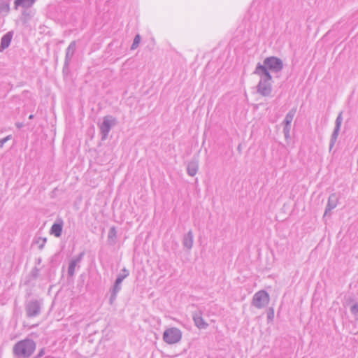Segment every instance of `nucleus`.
<instances>
[{
	"instance_id": "f3484780",
	"label": "nucleus",
	"mask_w": 358,
	"mask_h": 358,
	"mask_svg": "<svg viewBox=\"0 0 358 358\" xmlns=\"http://www.w3.org/2000/svg\"><path fill=\"white\" fill-rule=\"evenodd\" d=\"M34 3L35 0H15V9H17V8L20 6L29 8L31 7Z\"/></svg>"
},
{
	"instance_id": "7ed1b4c3",
	"label": "nucleus",
	"mask_w": 358,
	"mask_h": 358,
	"mask_svg": "<svg viewBox=\"0 0 358 358\" xmlns=\"http://www.w3.org/2000/svg\"><path fill=\"white\" fill-rule=\"evenodd\" d=\"M262 66L266 68V71L275 73L281 71L283 68L282 61L276 57H268L264 59Z\"/></svg>"
},
{
	"instance_id": "ddd939ff",
	"label": "nucleus",
	"mask_w": 358,
	"mask_h": 358,
	"mask_svg": "<svg viewBox=\"0 0 358 358\" xmlns=\"http://www.w3.org/2000/svg\"><path fill=\"white\" fill-rule=\"evenodd\" d=\"M199 169V162L196 159H192L187 164V171L189 176H194Z\"/></svg>"
},
{
	"instance_id": "4be33fe9",
	"label": "nucleus",
	"mask_w": 358,
	"mask_h": 358,
	"mask_svg": "<svg viewBox=\"0 0 358 358\" xmlns=\"http://www.w3.org/2000/svg\"><path fill=\"white\" fill-rule=\"evenodd\" d=\"M141 41V36L139 34L136 35V36L134 38L133 43L131 46V50H135L138 48L139 45Z\"/></svg>"
},
{
	"instance_id": "f8f14e48",
	"label": "nucleus",
	"mask_w": 358,
	"mask_h": 358,
	"mask_svg": "<svg viewBox=\"0 0 358 358\" xmlns=\"http://www.w3.org/2000/svg\"><path fill=\"white\" fill-rule=\"evenodd\" d=\"M13 38V32L8 31L1 39L0 51L2 52L6 49L10 44Z\"/></svg>"
},
{
	"instance_id": "393cba45",
	"label": "nucleus",
	"mask_w": 358,
	"mask_h": 358,
	"mask_svg": "<svg viewBox=\"0 0 358 358\" xmlns=\"http://www.w3.org/2000/svg\"><path fill=\"white\" fill-rule=\"evenodd\" d=\"M350 311L352 315H354L355 317L358 316V303H355L351 308Z\"/></svg>"
},
{
	"instance_id": "72a5a7b5",
	"label": "nucleus",
	"mask_w": 358,
	"mask_h": 358,
	"mask_svg": "<svg viewBox=\"0 0 358 358\" xmlns=\"http://www.w3.org/2000/svg\"><path fill=\"white\" fill-rule=\"evenodd\" d=\"M34 118V115H30L29 117V119H33Z\"/></svg>"
},
{
	"instance_id": "9d476101",
	"label": "nucleus",
	"mask_w": 358,
	"mask_h": 358,
	"mask_svg": "<svg viewBox=\"0 0 358 358\" xmlns=\"http://www.w3.org/2000/svg\"><path fill=\"white\" fill-rule=\"evenodd\" d=\"M84 256V252H81L78 257H73L71 259L68 268V275L71 277L74 275L76 267L82 260Z\"/></svg>"
},
{
	"instance_id": "a211bd4d",
	"label": "nucleus",
	"mask_w": 358,
	"mask_h": 358,
	"mask_svg": "<svg viewBox=\"0 0 358 358\" xmlns=\"http://www.w3.org/2000/svg\"><path fill=\"white\" fill-rule=\"evenodd\" d=\"M62 222H61L60 223L55 222L51 227L50 233L53 234L55 236L59 238L62 235Z\"/></svg>"
},
{
	"instance_id": "7c9ffc66",
	"label": "nucleus",
	"mask_w": 358,
	"mask_h": 358,
	"mask_svg": "<svg viewBox=\"0 0 358 358\" xmlns=\"http://www.w3.org/2000/svg\"><path fill=\"white\" fill-rule=\"evenodd\" d=\"M42 243H41L39 245V249L41 250L44 247L45 243H46V238H41Z\"/></svg>"
},
{
	"instance_id": "0eeeda50",
	"label": "nucleus",
	"mask_w": 358,
	"mask_h": 358,
	"mask_svg": "<svg viewBox=\"0 0 358 358\" xmlns=\"http://www.w3.org/2000/svg\"><path fill=\"white\" fill-rule=\"evenodd\" d=\"M269 295L264 290H260L255 294L252 299V305L260 309L265 307L269 303Z\"/></svg>"
},
{
	"instance_id": "aec40b11",
	"label": "nucleus",
	"mask_w": 358,
	"mask_h": 358,
	"mask_svg": "<svg viewBox=\"0 0 358 358\" xmlns=\"http://www.w3.org/2000/svg\"><path fill=\"white\" fill-rule=\"evenodd\" d=\"M9 10V3L3 0H0V13L7 14Z\"/></svg>"
},
{
	"instance_id": "b1692460",
	"label": "nucleus",
	"mask_w": 358,
	"mask_h": 358,
	"mask_svg": "<svg viewBox=\"0 0 358 358\" xmlns=\"http://www.w3.org/2000/svg\"><path fill=\"white\" fill-rule=\"evenodd\" d=\"M39 271L40 270L37 267L35 266L34 268H33V269L31 271V275L34 279H36L38 277Z\"/></svg>"
},
{
	"instance_id": "5701e85b",
	"label": "nucleus",
	"mask_w": 358,
	"mask_h": 358,
	"mask_svg": "<svg viewBox=\"0 0 358 358\" xmlns=\"http://www.w3.org/2000/svg\"><path fill=\"white\" fill-rule=\"evenodd\" d=\"M121 283L120 282H118L115 280V284L113 285V287L110 289V292H115L118 293L121 289Z\"/></svg>"
},
{
	"instance_id": "a878e982",
	"label": "nucleus",
	"mask_w": 358,
	"mask_h": 358,
	"mask_svg": "<svg viewBox=\"0 0 358 358\" xmlns=\"http://www.w3.org/2000/svg\"><path fill=\"white\" fill-rule=\"evenodd\" d=\"M283 132H284V135H285V138H289L290 125L288 126V125H285V127H284V129H283Z\"/></svg>"
},
{
	"instance_id": "412c9836",
	"label": "nucleus",
	"mask_w": 358,
	"mask_h": 358,
	"mask_svg": "<svg viewBox=\"0 0 358 358\" xmlns=\"http://www.w3.org/2000/svg\"><path fill=\"white\" fill-rule=\"evenodd\" d=\"M129 275V271L127 268H124L121 270L120 273L117 275L115 280L122 282L124 278Z\"/></svg>"
},
{
	"instance_id": "473e14b6",
	"label": "nucleus",
	"mask_w": 358,
	"mask_h": 358,
	"mask_svg": "<svg viewBox=\"0 0 358 358\" xmlns=\"http://www.w3.org/2000/svg\"><path fill=\"white\" fill-rule=\"evenodd\" d=\"M41 262V258H38V259H36V263L37 264H40Z\"/></svg>"
},
{
	"instance_id": "423d86ee",
	"label": "nucleus",
	"mask_w": 358,
	"mask_h": 358,
	"mask_svg": "<svg viewBox=\"0 0 358 358\" xmlns=\"http://www.w3.org/2000/svg\"><path fill=\"white\" fill-rule=\"evenodd\" d=\"M115 124L116 119L113 116L108 115L103 117V122L99 126L102 140L107 138L111 128Z\"/></svg>"
},
{
	"instance_id": "f704fd0d",
	"label": "nucleus",
	"mask_w": 358,
	"mask_h": 358,
	"mask_svg": "<svg viewBox=\"0 0 358 358\" xmlns=\"http://www.w3.org/2000/svg\"><path fill=\"white\" fill-rule=\"evenodd\" d=\"M357 164H358V159H357Z\"/></svg>"
},
{
	"instance_id": "2f4dec72",
	"label": "nucleus",
	"mask_w": 358,
	"mask_h": 358,
	"mask_svg": "<svg viewBox=\"0 0 358 358\" xmlns=\"http://www.w3.org/2000/svg\"><path fill=\"white\" fill-rule=\"evenodd\" d=\"M16 127L19 129L22 128L23 127V124L22 123H20V122H17L16 123Z\"/></svg>"
},
{
	"instance_id": "f257e3e1",
	"label": "nucleus",
	"mask_w": 358,
	"mask_h": 358,
	"mask_svg": "<svg viewBox=\"0 0 358 358\" xmlns=\"http://www.w3.org/2000/svg\"><path fill=\"white\" fill-rule=\"evenodd\" d=\"M254 73L260 76V80L257 86V92L264 96H269L272 92V77L270 73L262 66L260 63L257 64Z\"/></svg>"
},
{
	"instance_id": "39448f33",
	"label": "nucleus",
	"mask_w": 358,
	"mask_h": 358,
	"mask_svg": "<svg viewBox=\"0 0 358 358\" xmlns=\"http://www.w3.org/2000/svg\"><path fill=\"white\" fill-rule=\"evenodd\" d=\"M42 302L41 301L33 299L25 304L26 315L28 317H35L38 316L41 312Z\"/></svg>"
},
{
	"instance_id": "6e6552de",
	"label": "nucleus",
	"mask_w": 358,
	"mask_h": 358,
	"mask_svg": "<svg viewBox=\"0 0 358 358\" xmlns=\"http://www.w3.org/2000/svg\"><path fill=\"white\" fill-rule=\"evenodd\" d=\"M76 50V41H72L69 45L68 48L66 50L65 59L64 64L63 66V73L65 74H68L69 71V65L73 58V56Z\"/></svg>"
},
{
	"instance_id": "1a4fd4ad",
	"label": "nucleus",
	"mask_w": 358,
	"mask_h": 358,
	"mask_svg": "<svg viewBox=\"0 0 358 358\" xmlns=\"http://www.w3.org/2000/svg\"><path fill=\"white\" fill-rule=\"evenodd\" d=\"M343 112H340L338 115L337 116L336 121H335V128L334 129V131L331 136L330 143H329V150L331 151V149L334 148L336 141H337L341 126L343 122Z\"/></svg>"
},
{
	"instance_id": "4468645a",
	"label": "nucleus",
	"mask_w": 358,
	"mask_h": 358,
	"mask_svg": "<svg viewBox=\"0 0 358 358\" xmlns=\"http://www.w3.org/2000/svg\"><path fill=\"white\" fill-rule=\"evenodd\" d=\"M193 233L190 230L184 236L182 241L183 246L188 250L191 249L193 246Z\"/></svg>"
},
{
	"instance_id": "9b49d317",
	"label": "nucleus",
	"mask_w": 358,
	"mask_h": 358,
	"mask_svg": "<svg viewBox=\"0 0 358 358\" xmlns=\"http://www.w3.org/2000/svg\"><path fill=\"white\" fill-rule=\"evenodd\" d=\"M338 203V197L336 194H331L328 199L327 205L324 211V216L327 215L331 210L334 209Z\"/></svg>"
},
{
	"instance_id": "bb28decb",
	"label": "nucleus",
	"mask_w": 358,
	"mask_h": 358,
	"mask_svg": "<svg viewBox=\"0 0 358 358\" xmlns=\"http://www.w3.org/2000/svg\"><path fill=\"white\" fill-rule=\"evenodd\" d=\"M12 138V136L11 135H8L6 137L2 138V139H0V148H2L4 145V144L9 140H10Z\"/></svg>"
},
{
	"instance_id": "dca6fc26",
	"label": "nucleus",
	"mask_w": 358,
	"mask_h": 358,
	"mask_svg": "<svg viewBox=\"0 0 358 358\" xmlns=\"http://www.w3.org/2000/svg\"><path fill=\"white\" fill-rule=\"evenodd\" d=\"M108 243L110 245H114L117 242V230L115 227L110 228L108 234Z\"/></svg>"
},
{
	"instance_id": "20e7f679",
	"label": "nucleus",
	"mask_w": 358,
	"mask_h": 358,
	"mask_svg": "<svg viewBox=\"0 0 358 358\" xmlns=\"http://www.w3.org/2000/svg\"><path fill=\"white\" fill-rule=\"evenodd\" d=\"M182 338L181 331L176 327L167 329L163 334L164 342L168 344H175L178 343Z\"/></svg>"
},
{
	"instance_id": "f03ea898",
	"label": "nucleus",
	"mask_w": 358,
	"mask_h": 358,
	"mask_svg": "<svg viewBox=\"0 0 358 358\" xmlns=\"http://www.w3.org/2000/svg\"><path fill=\"white\" fill-rule=\"evenodd\" d=\"M36 343L29 338L17 342L13 346V354L16 358H29L36 350Z\"/></svg>"
},
{
	"instance_id": "c756f323",
	"label": "nucleus",
	"mask_w": 358,
	"mask_h": 358,
	"mask_svg": "<svg viewBox=\"0 0 358 358\" xmlns=\"http://www.w3.org/2000/svg\"><path fill=\"white\" fill-rule=\"evenodd\" d=\"M44 354H45V349L42 348L40 350L38 355L33 358H41V357H43L44 355Z\"/></svg>"
},
{
	"instance_id": "cd10ccee",
	"label": "nucleus",
	"mask_w": 358,
	"mask_h": 358,
	"mask_svg": "<svg viewBox=\"0 0 358 358\" xmlns=\"http://www.w3.org/2000/svg\"><path fill=\"white\" fill-rule=\"evenodd\" d=\"M274 317V310L273 308H270L267 313L268 320H273Z\"/></svg>"
},
{
	"instance_id": "2eb2a0df",
	"label": "nucleus",
	"mask_w": 358,
	"mask_h": 358,
	"mask_svg": "<svg viewBox=\"0 0 358 358\" xmlns=\"http://www.w3.org/2000/svg\"><path fill=\"white\" fill-rule=\"evenodd\" d=\"M193 320L195 323V325L199 329H206L208 326V323H206L203 317H201V314L199 313H195L193 315Z\"/></svg>"
},
{
	"instance_id": "c85d7f7f",
	"label": "nucleus",
	"mask_w": 358,
	"mask_h": 358,
	"mask_svg": "<svg viewBox=\"0 0 358 358\" xmlns=\"http://www.w3.org/2000/svg\"><path fill=\"white\" fill-rule=\"evenodd\" d=\"M117 293L110 292V299H109L110 304H113L114 301H115L116 297H117Z\"/></svg>"
},
{
	"instance_id": "6ab92c4d",
	"label": "nucleus",
	"mask_w": 358,
	"mask_h": 358,
	"mask_svg": "<svg viewBox=\"0 0 358 358\" xmlns=\"http://www.w3.org/2000/svg\"><path fill=\"white\" fill-rule=\"evenodd\" d=\"M296 108H294L291 109L289 113L286 115L285 118L284 120V124L285 125H291V123L294 119V117L296 114Z\"/></svg>"
}]
</instances>
